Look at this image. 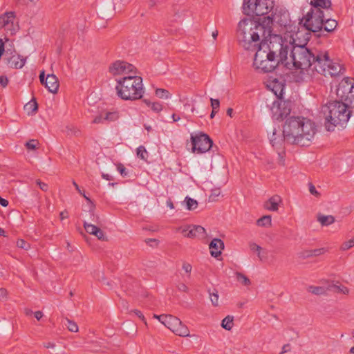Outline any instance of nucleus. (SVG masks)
Segmentation results:
<instances>
[{
    "instance_id": "obj_1",
    "label": "nucleus",
    "mask_w": 354,
    "mask_h": 354,
    "mask_svg": "<svg viewBox=\"0 0 354 354\" xmlns=\"http://www.w3.org/2000/svg\"><path fill=\"white\" fill-rule=\"evenodd\" d=\"M290 21L288 16L281 10H275L271 16L264 17L259 20L243 19L237 24L236 35L239 43L246 50H254L260 43L270 39L274 30L279 26H286Z\"/></svg>"
},
{
    "instance_id": "obj_2",
    "label": "nucleus",
    "mask_w": 354,
    "mask_h": 354,
    "mask_svg": "<svg viewBox=\"0 0 354 354\" xmlns=\"http://www.w3.org/2000/svg\"><path fill=\"white\" fill-rule=\"evenodd\" d=\"M286 35H284V43L287 41V48L282 53L283 65L289 69H299L303 73L310 75L315 54L306 48L304 44L306 41L303 31L290 22L285 26Z\"/></svg>"
},
{
    "instance_id": "obj_3",
    "label": "nucleus",
    "mask_w": 354,
    "mask_h": 354,
    "mask_svg": "<svg viewBox=\"0 0 354 354\" xmlns=\"http://www.w3.org/2000/svg\"><path fill=\"white\" fill-rule=\"evenodd\" d=\"M109 72L115 78V89L118 97L125 101L142 98L145 93L143 80L134 65L117 60L109 66Z\"/></svg>"
},
{
    "instance_id": "obj_4",
    "label": "nucleus",
    "mask_w": 354,
    "mask_h": 354,
    "mask_svg": "<svg viewBox=\"0 0 354 354\" xmlns=\"http://www.w3.org/2000/svg\"><path fill=\"white\" fill-rule=\"evenodd\" d=\"M317 127L315 121L303 116H293L286 118L283 125V136L276 129H272L268 138L272 146L280 148L284 139L293 144L309 145L315 138Z\"/></svg>"
},
{
    "instance_id": "obj_5",
    "label": "nucleus",
    "mask_w": 354,
    "mask_h": 354,
    "mask_svg": "<svg viewBox=\"0 0 354 354\" xmlns=\"http://www.w3.org/2000/svg\"><path fill=\"white\" fill-rule=\"evenodd\" d=\"M275 34H273L268 41L260 43V45L254 50L255 53L253 56L252 67L257 73H268L273 72L279 64H283V57L281 56L284 49L287 48L288 41L284 43L285 26H279L274 30Z\"/></svg>"
},
{
    "instance_id": "obj_6",
    "label": "nucleus",
    "mask_w": 354,
    "mask_h": 354,
    "mask_svg": "<svg viewBox=\"0 0 354 354\" xmlns=\"http://www.w3.org/2000/svg\"><path fill=\"white\" fill-rule=\"evenodd\" d=\"M322 112L325 119L324 127L328 131L346 127L351 114L349 104L339 100L330 101L322 106Z\"/></svg>"
},
{
    "instance_id": "obj_7",
    "label": "nucleus",
    "mask_w": 354,
    "mask_h": 354,
    "mask_svg": "<svg viewBox=\"0 0 354 354\" xmlns=\"http://www.w3.org/2000/svg\"><path fill=\"white\" fill-rule=\"evenodd\" d=\"M316 72L325 76H333L340 72V66L330 58L328 51H320L315 55L310 75H313Z\"/></svg>"
},
{
    "instance_id": "obj_8",
    "label": "nucleus",
    "mask_w": 354,
    "mask_h": 354,
    "mask_svg": "<svg viewBox=\"0 0 354 354\" xmlns=\"http://www.w3.org/2000/svg\"><path fill=\"white\" fill-rule=\"evenodd\" d=\"M153 317L158 320L163 326L176 335L182 337H190V330L187 325L176 316L169 314L153 315Z\"/></svg>"
},
{
    "instance_id": "obj_9",
    "label": "nucleus",
    "mask_w": 354,
    "mask_h": 354,
    "mask_svg": "<svg viewBox=\"0 0 354 354\" xmlns=\"http://www.w3.org/2000/svg\"><path fill=\"white\" fill-rule=\"evenodd\" d=\"M243 12L247 15H264L274 8L273 0H243Z\"/></svg>"
},
{
    "instance_id": "obj_10",
    "label": "nucleus",
    "mask_w": 354,
    "mask_h": 354,
    "mask_svg": "<svg viewBox=\"0 0 354 354\" xmlns=\"http://www.w3.org/2000/svg\"><path fill=\"white\" fill-rule=\"evenodd\" d=\"M335 93L339 101L353 104L354 107V80L346 77L342 79L337 85Z\"/></svg>"
},
{
    "instance_id": "obj_11",
    "label": "nucleus",
    "mask_w": 354,
    "mask_h": 354,
    "mask_svg": "<svg viewBox=\"0 0 354 354\" xmlns=\"http://www.w3.org/2000/svg\"><path fill=\"white\" fill-rule=\"evenodd\" d=\"M192 145V152L194 153H204L210 150L213 141L208 135L203 132L192 134L190 137Z\"/></svg>"
},
{
    "instance_id": "obj_12",
    "label": "nucleus",
    "mask_w": 354,
    "mask_h": 354,
    "mask_svg": "<svg viewBox=\"0 0 354 354\" xmlns=\"http://www.w3.org/2000/svg\"><path fill=\"white\" fill-rule=\"evenodd\" d=\"M270 110L274 119L282 120L290 115L291 112V103L282 98H278L272 103Z\"/></svg>"
},
{
    "instance_id": "obj_13",
    "label": "nucleus",
    "mask_w": 354,
    "mask_h": 354,
    "mask_svg": "<svg viewBox=\"0 0 354 354\" xmlns=\"http://www.w3.org/2000/svg\"><path fill=\"white\" fill-rule=\"evenodd\" d=\"M324 19L322 11L313 10L306 15L304 26L306 29L313 32H317L322 29Z\"/></svg>"
},
{
    "instance_id": "obj_14",
    "label": "nucleus",
    "mask_w": 354,
    "mask_h": 354,
    "mask_svg": "<svg viewBox=\"0 0 354 354\" xmlns=\"http://www.w3.org/2000/svg\"><path fill=\"white\" fill-rule=\"evenodd\" d=\"M39 80L49 92L53 94L57 93L59 88V82L55 75L48 74L45 76V73L42 71L39 74Z\"/></svg>"
},
{
    "instance_id": "obj_15",
    "label": "nucleus",
    "mask_w": 354,
    "mask_h": 354,
    "mask_svg": "<svg viewBox=\"0 0 354 354\" xmlns=\"http://www.w3.org/2000/svg\"><path fill=\"white\" fill-rule=\"evenodd\" d=\"M15 13L12 11L6 12L0 15V29L4 28L12 35L15 34L18 30L17 26L15 25Z\"/></svg>"
},
{
    "instance_id": "obj_16",
    "label": "nucleus",
    "mask_w": 354,
    "mask_h": 354,
    "mask_svg": "<svg viewBox=\"0 0 354 354\" xmlns=\"http://www.w3.org/2000/svg\"><path fill=\"white\" fill-rule=\"evenodd\" d=\"M183 236L190 239L203 236L205 234V230L201 225H184L178 228Z\"/></svg>"
},
{
    "instance_id": "obj_17",
    "label": "nucleus",
    "mask_w": 354,
    "mask_h": 354,
    "mask_svg": "<svg viewBox=\"0 0 354 354\" xmlns=\"http://www.w3.org/2000/svg\"><path fill=\"white\" fill-rule=\"evenodd\" d=\"M7 64L12 68L20 69L22 68L26 63V57L16 53H7L6 55Z\"/></svg>"
},
{
    "instance_id": "obj_18",
    "label": "nucleus",
    "mask_w": 354,
    "mask_h": 354,
    "mask_svg": "<svg viewBox=\"0 0 354 354\" xmlns=\"http://www.w3.org/2000/svg\"><path fill=\"white\" fill-rule=\"evenodd\" d=\"M307 291L308 293L316 296L326 295L330 291L329 280L322 279L317 284L309 286L307 288Z\"/></svg>"
},
{
    "instance_id": "obj_19",
    "label": "nucleus",
    "mask_w": 354,
    "mask_h": 354,
    "mask_svg": "<svg viewBox=\"0 0 354 354\" xmlns=\"http://www.w3.org/2000/svg\"><path fill=\"white\" fill-rule=\"evenodd\" d=\"M266 86L278 98H282L284 90V84L277 78L270 77L266 80Z\"/></svg>"
},
{
    "instance_id": "obj_20",
    "label": "nucleus",
    "mask_w": 354,
    "mask_h": 354,
    "mask_svg": "<svg viewBox=\"0 0 354 354\" xmlns=\"http://www.w3.org/2000/svg\"><path fill=\"white\" fill-rule=\"evenodd\" d=\"M83 225L84 230L88 234L95 236L99 241L103 242L109 241V238L106 233L95 225L84 222Z\"/></svg>"
},
{
    "instance_id": "obj_21",
    "label": "nucleus",
    "mask_w": 354,
    "mask_h": 354,
    "mask_svg": "<svg viewBox=\"0 0 354 354\" xmlns=\"http://www.w3.org/2000/svg\"><path fill=\"white\" fill-rule=\"evenodd\" d=\"M210 254L214 258L219 257L224 249V243L220 239H214L209 245Z\"/></svg>"
},
{
    "instance_id": "obj_22",
    "label": "nucleus",
    "mask_w": 354,
    "mask_h": 354,
    "mask_svg": "<svg viewBox=\"0 0 354 354\" xmlns=\"http://www.w3.org/2000/svg\"><path fill=\"white\" fill-rule=\"evenodd\" d=\"M281 203V197L278 195H274L271 196L268 201L265 202L264 207L270 212H277Z\"/></svg>"
},
{
    "instance_id": "obj_23",
    "label": "nucleus",
    "mask_w": 354,
    "mask_h": 354,
    "mask_svg": "<svg viewBox=\"0 0 354 354\" xmlns=\"http://www.w3.org/2000/svg\"><path fill=\"white\" fill-rule=\"evenodd\" d=\"M329 289L338 295L347 296L350 293V289L338 281L329 280Z\"/></svg>"
},
{
    "instance_id": "obj_24",
    "label": "nucleus",
    "mask_w": 354,
    "mask_h": 354,
    "mask_svg": "<svg viewBox=\"0 0 354 354\" xmlns=\"http://www.w3.org/2000/svg\"><path fill=\"white\" fill-rule=\"evenodd\" d=\"M316 218L318 223L323 227L331 225L335 222V217L331 214L318 213Z\"/></svg>"
},
{
    "instance_id": "obj_25",
    "label": "nucleus",
    "mask_w": 354,
    "mask_h": 354,
    "mask_svg": "<svg viewBox=\"0 0 354 354\" xmlns=\"http://www.w3.org/2000/svg\"><path fill=\"white\" fill-rule=\"evenodd\" d=\"M64 133L69 137H79L82 134V131L74 124H67L64 127Z\"/></svg>"
},
{
    "instance_id": "obj_26",
    "label": "nucleus",
    "mask_w": 354,
    "mask_h": 354,
    "mask_svg": "<svg viewBox=\"0 0 354 354\" xmlns=\"http://www.w3.org/2000/svg\"><path fill=\"white\" fill-rule=\"evenodd\" d=\"M310 5L317 8L318 11L320 9H327L330 7L331 3L330 0H311Z\"/></svg>"
},
{
    "instance_id": "obj_27",
    "label": "nucleus",
    "mask_w": 354,
    "mask_h": 354,
    "mask_svg": "<svg viewBox=\"0 0 354 354\" xmlns=\"http://www.w3.org/2000/svg\"><path fill=\"white\" fill-rule=\"evenodd\" d=\"M257 226L265 228H270L272 225V216L270 215H265L257 220Z\"/></svg>"
},
{
    "instance_id": "obj_28",
    "label": "nucleus",
    "mask_w": 354,
    "mask_h": 354,
    "mask_svg": "<svg viewBox=\"0 0 354 354\" xmlns=\"http://www.w3.org/2000/svg\"><path fill=\"white\" fill-rule=\"evenodd\" d=\"M143 102L154 113H159L163 109L162 104L158 102H151L149 100L145 99Z\"/></svg>"
},
{
    "instance_id": "obj_29",
    "label": "nucleus",
    "mask_w": 354,
    "mask_h": 354,
    "mask_svg": "<svg viewBox=\"0 0 354 354\" xmlns=\"http://www.w3.org/2000/svg\"><path fill=\"white\" fill-rule=\"evenodd\" d=\"M24 108L28 115H33L38 109V104L35 99H32L24 105Z\"/></svg>"
},
{
    "instance_id": "obj_30",
    "label": "nucleus",
    "mask_w": 354,
    "mask_h": 354,
    "mask_svg": "<svg viewBox=\"0 0 354 354\" xmlns=\"http://www.w3.org/2000/svg\"><path fill=\"white\" fill-rule=\"evenodd\" d=\"M185 207L189 211H193L197 209L198 206V201L189 196H186L184 200Z\"/></svg>"
},
{
    "instance_id": "obj_31",
    "label": "nucleus",
    "mask_w": 354,
    "mask_h": 354,
    "mask_svg": "<svg viewBox=\"0 0 354 354\" xmlns=\"http://www.w3.org/2000/svg\"><path fill=\"white\" fill-rule=\"evenodd\" d=\"M120 113L117 111H106L104 113V120L109 122H116L120 119Z\"/></svg>"
},
{
    "instance_id": "obj_32",
    "label": "nucleus",
    "mask_w": 354,
    "mask_h": 354,
    "mask_svg": "<svg viewBox=\"0 0 354 354\" xmlns=\"http://www.w3.org/2000/svg\"><path fill=\"white\" fill-rule=\"evenodd\" d=\"M236 281L243 286H249L251 284L250 279L241 272L236 273Z\"/></svg>"
},
{
    "instance_id": "obj_33",
    "label": "nucleus",
    "mask_w": 354,
    "mask_h": 354,
    "mask_svg": "<svg viewBox=\"0 0 354 354\" xmlns=\"http://www.w3.org/2000/svg\"><path fill=\"white\" fill-rule=\"evenodd\" d=\"M136 154L137 156L141 160L144 161H147L149 158V153L145 147L140 146L139 147H138L136 149Z\"/></svg>"
},
{
    "instance_id": "obj_34",
    "label": "nucleus",
    "mask_w": 354,
    "mask_h": 354,
    "mask_svg": "<svg viewBox=\"0 0 354 354\" xmlns=\"http://www.w3.org/2000/svg\"><path fill=\"white\" fill-rule=\"evenodd\" d=\"M211 304L217 307L220 304L218 292L216 290H214L212 292H209V294Z\"/></svg>"
},
{
    "instance_id": "obj_35",
    "label": "nucleus",
    "mask_w": 354,
    "mask_h": 354,
    "mask_svg": "<svg viewBox=\"0 0 354 354\" xmlns=\"http://www.w3.org/2000/svg\"><path fill=\"white\" fill-rule=\"evenodd\" d=\"M337 21L334 19H327L324 23L323 28L328 32L333 31L337 26Z\"/></svg>"
},
{
    "instance_id": "obj_36",
    "label": "nucleus",
    "mask_w": 354,
    "mask_h": 354,
    "mask_svg": "<svg viewBox=\"0 0 354 354\" xmlns=\"http://www.w3.org/2000/svg\"><path fill=\"white\" fill-rule=\"evenodd\" d=\"M155 95L158 98L165 100L169 99L171 97L169 92L164 88H156L155 90Z\"/></svg>"
},
{
    "instance_id": "obj_37",
    "label": "nucleus",
    "mask_w": 354,
    "mask_h": 354,
    "mask_svg": "<svg viewBox=\"0 0 354 354\" xmlns=\"http://www.w3.org/2000/svg\"><path fill=\"white\" fill-rule=\"evenodd\" d=\"M222 327L225 330H230L233 327V317L227 316L222 321Z\"/></svg>"
},
{
    "instance_id": "obj_38",
    "label": "nucleus",
    "mask_w": 354,
    "mask_h": 354,
    "mask_svg": "<svg viewBox=\"0 0 354 354\" xmlns=\"http://www.w3.org/2000/svg\"><path fill=\"white\" fill-rule=\"evenodd\" d=\"M16 245L19 248L23 249L26 251L31 249V245L23 239H17L16 241Z\"/></svg>"
},
{
    "instance_id": "obj_39",
    "label": "nucleus",
    "mask_w": 354,
    "mask_h": 354,
    "mask_svg": "<svg viewBox=\"0 0 354 354\" xmlns=\"http://www.w3.org/2000/svg\"><path fill=\"white\" fill-rule=\"evenodd\" d=\"M39 145V142L37 140H30L26 142L25 146L28 151H35L36 150Z\"/></svg>"
},
{
    "instance_id": "obj_40",
    "label": "nucleus",
    "mask_w": 354,
    "mask_h": 354,
    "mask_svg": "<svg viewBox=\"0 0 354 354\" xmlns=\"http://www.w3.org/2000/svg\"><path fill=\"white\" fill-rule=\"evenodd\" d=\"M354 247V237L351 238L348 240L345 241L342 243L340 246V250L342 251H346Z\"/></svg>"
},
{
    "instance_id": "obj_41",
    "label": "nucleus",
    "mask_w": 354,
    "mask_h": 354,
    "mask_svg": "<svg viewBox=\"0 0 354 354\" xmlns=\"http://www.w3.org/2000/svg\"><path fill=\"white\" fill-rule=\"evenodd\" d=\"M66 327L68 330L72 333H77L79 331V327L77 323L68 319H66Z\"/></svg>"
},
{
    "instance_id": "obj_42",
    "label": "nucleus",
    "mask_w": 354,
    "mask_h": 354,
    "mask_svg": "<svg viewBox=\"0 0 354 354\" xmlns=\"http://www.w3.org/2000/svg\"><path fill=\"white\" fill-rule=\"evenodd\" d=\"M9 299V291L7 288L0 287V301H6Z\"/></svg>"
},
{
    "instance_id": "obj_43",
    "label": "nucleus",
    "mask_w": 354,
    "mask_h": 354,
    "mask_svg": "<svg viewBox=\"0 0 354 354\" xmlns=\"http://www.w3.org/2000/svg\"><path fill=\"white\" fill-rule=\"evenodd\" d=\"M222 192L221 188L216 187L212 189L211 194L209 195V198L212 200H215L217 197L221 196Z\"/></svg>"
},
{
    "instance_id": "obj_44",
    "label": "nucleus",
    "mask_w": 354,
    "mask_h": 354,
    "mask_svg": "<svg viewBox=\"0 0 354 354\" xmlns=\"http://www.w3.org/2000/svg\"><path fill=\"white\" fill-rule=\"evenodd\" d=\"M104 121H105L104 114L103 115L102 113H99L94 117L92 123L94 124H102Z\"/></svg>"
},
{
    "instance_id": "obj_45",
    "label": "nucleus",
    "mask_w": 354,
    "mask_h": 354,
    "mask_svg": "<svg viewBox=\"0 0 354 354\" xmlns=\"http://www.w3.org/2000/svg\"><path fill=\"white\" fill-rule=\"evenodd\" d=\"M145 242L150 247H157L159 244V241L156 239H146Z\"/></svg>"
},
{
    "instance_id": "obj_46",
    "label": "nucleus",
    "mask_w": 354,
    "mask_h": 354,
    "mask_svg": "<svg viewBox=\"0 0 354 354\" xmlns=\"http://www.w3.org/2000/svg\"><path fill=\"white\" fill-rule=\"evenodd\" d=\"M115 166L117 167L118 171L120 172V174L122 176H126L127 175L126 168L123 164L119 162V163L115 164Z\"/></svg>"
},
{
    "instance_id": "obj_47",
    "label": "nucleus",
    "mask_w": 354,
    "mask_h": 354,
    "mask_svg": "<svg viewBox=\"0 0 354 354\" xmlns=\"http://www.w3.org/2000/svg\"><path fill=\"white\" fill-rule=\"evenodd\" d=\"M326 252V250L324 248L315 249L311 251V256L323 255Z\"/></svg>"
},
{
    "instance_id": "obj_48",
    "label": "nucleus",
    "mask_w": 354,
    "mask_h": 354,
    "mask_svg": "<svg viewBox=\"0 0 354 354\" xmlns=\"http://www.w3.org/2000/svg\"><path fill=\"white\" fill-rule=\"evenodd\" d=\"M182 268L186 274H189L192 270V266L189 263L184 262Z\"/></svg>"
},
{
    "instance_id": "obj_49",
    "label": "nucleus",
    "mask_w": 354,
    "mask_h": 354,
    "mask_svg": "<svg viewBox=\"0 0 354 354\" xmlns=\"http://www.w3.org/2000/svg\"><path fill=\"white\" fill-rule=\"evenodd\" d=\"M9 83V79L6 75L0 76V85L2 88H6Z\"/></svg>"
},
{
    "instance_id": "obj_50",
    "label": "nucleus",
    "mask_w": 354,
    "mask_h": 354,
    "mask_svg": "<svg viewBox=\"0 0 354 354\" xmlns=\"http://www.w3.org/2000/svg\"><path fill=\"white\" fill-rule=\"evenodd\" d=\"M250 249L255 253H257V254L258 255V257H260V254H261V248L257 245L256 243H252L250 245Z\"/></svg>"
},
{
    "instance_id": "obj_51",
    "label": "nucleus",
    "mask_w": 354,
    "mask_h": 354,
    "mask_svg": "<svg viewBox=\"0 0 354 354\" xmlns=\"http://www.w3.org/2000/svg\"><path fill=\"white\" fill-rule=\"evenodd\" d=\"M82 196L87 201L90 211L93 212L95 208L94 203L88 196H86L85 194H82Z\"/></svg>"
},
{
    "instance_id": "obj_52",
    "label": "nucleus",
    "mask_w": 354,
    "mask_h": 354,
    "mask_svg": "<svg viewBox=\"0 0 354 354\" xmlns=\"http://www.w3.org/2000/svg\"><path fill=\"white\" fill-rule=\"evenodd\" d=\"M133 312L138 318H140L145 323L146 326H147V322L145 319V317L140 310H134Z\"/></svg>"
},
{
    "instance_id": "obj_53",
    "label": "nucleus",
    "mask_w": 354,
    "mask_h": 354,
    "mask_svg": "<svg viewBox=\"0 0 354 354\" xmlns=\"http://www.w3.org/2000/svg\"><path fill=\"white\" fill-rule=\"evenodd\" d=\"M36 183L42 191L47 192L48 190V185L47 183L41 182L40 180H37Z\"/></svg>"
},
{
    "instance_id": "obj_54",
    "label": "nucleus",
    "mask_w": 354,
    "mask_h": 354,
    "mask_svg": "<svg viewBox=\"0 0 354 354\" xmlns=\"http://www.w3.org/2000/svg\"><path fill=\"white\" fill-rule=\"evenodd\" d=\"M220 106V102L218 99L211 98V106L214 110H218Z\"/></svg>"
},
{
    "instance_id": "obj_55",
    "label": "nucleus",
    "mask_w": 354,
    "mask_h": 354,
    "mask_svg": "<svg viewBox=\"0 0 354 354\" xmlns=\"http://www.w3.org/2000/svg\"><path fill=\"white\" fill-rule=\"evenodd\" d=\"M33 315L37 321H40L44 316V314L41 310L35 311Z\"/></svg>"
},
{
    "instance_id": "obj_56",
    "label": "nucleus",
    "mask_w": 354,
    "mask_h": 354,
    "mask_svg": "<svg viewBox=\"0 0 354 354\" xmlns=\"http://www.w3.org/2000/svg\"><path fill=\"white\" fill-rule=\"evenodd\" d=\"M309 191L310 192L311 194L315 196H319V193L317 191L315 187L313 185H310L309 186Z\"/></svg>"
},
{
    "instance_id": "obj_57",
    "label": "nucleus",
    "mask_w": 354,
    "mask_h": 354,
    "mask_svg": "<svg viewBox=\"0 0 354 354\" xmlns=\"http://www.w3.org/2000/svg\"><path fill=\"white\" fill-rule=\"evenodd\" d=\"M68 218V213L66 210H63L59 213V218L61 221H64Z\"/></svg>"
},
{
    "instance_id": "obj_58",
    "label": "nucleus",
    "mask_w": 354,
    "mask_h": 354,
    "mask_svg": "<svg viewBox=\"0 0 354 354\" xmlns=\"http://www.w3.org/2000/svg\"><path fill=\"white\" fill-rule=\"evenodd\" d=\"M44 347L47 349H51V350H53L56 347V345L55 343L53 342H47L46 344H44Z\"/></svg>"
},
{
    "instance_id": "obj_59",
    "label": "nucleus",
    "mask_w": 354,
    "mask_h": 354,
    "mask_svg": "<svg viewBox=\"0 0 354 354\" xmlns=\"http://www.w3.org/2000/svg\"><path fill=\"white\" fill-rule=\"evenodd\" d=\"M19 2L26 3V4H30V3H35L38 0H17Z\"/></svg>"
},
{
    "instance_id": "obj_60",
    "label": "nucleus",
    "mask_w": 354,
    "mask_h": 354,
    "mask_svg": "<svg viewBox=\"0 0 354 354\" xmlns=\"http://www.w3.org/2000/svg\"><path fill=\"white\" fill-rule=\"evenodd\" d=\"M0 205L3 207H7L8 205V201L0 196Z\"/></svg>"
},
{
    "instance_id": "obj_61",
    "label": "nucleus",
    "mask_w": 354,
    "mask_h": 354,
    "mask_svg": "<svg viewBox=\"0 0 354 354\" xmlns=\"http://www.w3.org/2000/svg\"><path fill=\"white\" fill-rule=\"evenodd\" d=\"M24 313L26 316H30L32 314L34 313V312H32V310L30 308H25L24 309Z\"/></svg>"
},
{
    "instance_id": "obj_62",
    "label": "nucleus",
    "mask_w": 354,
    "mask_h": 354,
    "mask_svg": "<svg viewBox=\"0 0 354 354\" xmlns=\"http://www.w3.org/2000/svg\"><path fill=\"white\" fill-rule=\"evenodd\" d=\"M167 206L170 209H174V203H172L171 201L169 200L167 201Z\"/></svg>"
},
{
    "instance_id": "obj_63",
    "label": "nucleus",
    "mask_w": 354,
    "mask_h": 354,
    "mask_svg": "<svg viewBox=\"0 0 354 354\" xmlns=\"http://www.w3.org/2000/svg\"><path fill=\"white\" fill-rule=\"evenodd\" d=\"M102 178L106 180H112V177L109 174H102Z\"/></svg>"
},
{
    "instance_id": "obj_64",
    "label": "nucleus",
    "mask_w": 354,
    "mask_h": 354,
    "mask_svg": "<svg viewBox=\"0 0 354 354\" xmlns=\"http://www.w3.org/2000/svg\"><path fill=\"white\" fill-rule=\"evenodd\" d=\"M171 118L174 122H178L180 120V118L177 116L176 114H173Z\"/></svg>"
}]
</instances>
